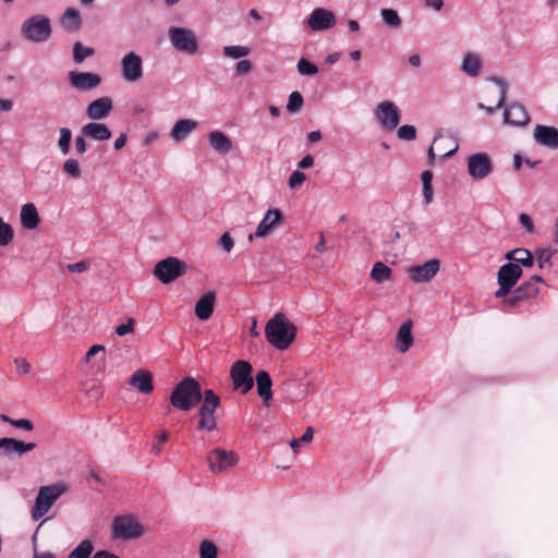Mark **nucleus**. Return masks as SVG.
I'll use <instances>...</instances> for the list:
<instances>
[{"instance_id": "nucleus-36", "label": "nucleus", "mask_w": 558, "mask_h": 558, "mask_svg": "<svg viewBox=\"0 0 558 558\" xmlns=\"http://www.w3.org/2000/svg\"><path fill=\"white\" fill-rule=\"evenodd\" d=\"M251 51L250 47L243 45H228L222 48V54L232 60L244 59Z\"/></svg>"}, {"instance_id": "nucleus-50", "label": "nucleus", "mask_w": 558, "mask_h": 558, "mask_svg": "<svg viewBox=\"0 0 558 558\" xmlns=\"http://www.w3.org/2000/svg\"><path fill=\"white\" fill-rule=\"evenodd\" d=\"M397 135L402 141H413L416 137V129L413 125L404 124L398 128Z\"/></svg>"}, {"instance_id": "nucleus-12", "label": "nucleus", "mask_w": 558, "mask_h": 558, "mask_svg": "<svg viewBox=\"0 0 558 558\" xmlns=\"http://www.w3.org/2000/svg\"><path fill=\"white\" fill-rule=\"evenodd\" d=\"M185 264L177 257H167L158 262L154 268V276L163 284H168L185 272Z\"/></svg>"}, {"instance_id": "nucleus-52", "label": "nucleus", "mask_w": 558, "mask_h": 558, "mask_svg": "<svg viewBox=\"0 0 558 558\" xmlns=\"http://www.w3.org/2000/svg\"><path fill=\"white\" fill-rule=\"evenodd\" d=\"M306 180V175L300 170H295L291 173L288 184L290 189H296L302 185Z\"/></svg>"}, {"instance_id": "nucleus-21", "label": "nucleus", "mask_w": 558, "mask_h": 558, "mask_svg": "<svg viewBox=\"0 0 558 558\" xmlns=\"http://www.w3.org/2000/svg\"><path fill=\"white\" fill-rule=\"evenodd\" d=\"M69 82L77 90H92L100 85L101 77L93 72L72 71L69 73Z\"/></svg>"}, {"instance_id": "nucleus-59", "label": "nucleus", "mask_w": 558, "mask_h": 558, "mask_svg": "<svg viewBox=\"0 0 558 558\" xmlns=\"http://www.w3.org/2000/svg\"><path fill=\"white\" fill-rule=\"evenodd\" d=\"M86 136H84L83 134L77 136L75 138V150L77 154L80 155H83L87 151V143H86V140H85Z\"/></svg>"}, {"instance_id": "nucleus-33", "label": "nucleus", "mask_w": 558, "mask_h": 558, "mask_svg": "<svg viewBox=\"0 0 558 558\" xmlns=\"http://www.w3.org/2000/svg\"><path fill=\"white\" fill-rule=\"evenodd\" d=\"M492 82L497 85L496 104L494 106H486L480 102L477 107L484 110L487 114H493L497 109L501 108L507 97V84L499 77L492 78Z\"/></svg>"}, {"instance_id": "nucleus-1", "label": "nucleus", "mask_w": 558, "mask_h": 558, "mask_svg": "<svg viewBox=\"0 0 558 558\" xmlns=\"http://www.w3.org/2000/svg\"><path fill=\"white\" fill-rule=\"evenodd\" d=\"M267 341L277 350H287L295 340L296 328L283 313H277L265 327Z\"/></svg>"}, {"instance_id": "nucleus-58", "label": "nucleus", "mask_w": 558, "mask_h": 558, "mask_svg": "<svg viewBox=\"0 0 558 558\" xmlns=\"http://www.w3.org/2000/svg\"><path fill=\"white\" fill-rule=\"evenodd\" d=\"M66 267L71 272L82 274L89 268V264L85 260H81L77 263L69 264Z\"/></svg>"}, {"instance_id": "nucleus-37", "label": "nucleus", "mask_w": 558, "mask_h": 558, "mask_svg": "<svg viewBox=\"0 0 558 558\" xmlns=\"http://www.w3.org/2000/svg\"><path fill=\"white\" fill-rule=\"evenodd\" d=\"M380 17L385 25L391 29H397L401 26L402 20L395 9L385 8L380 10Z\"/></svg>"}, {"instance_id": "nucleus-46", "label": "nucleus", "mask_w": 558, "mask_h": 558, "mask_svg": "<svg viewBox=\"0 0 558 558\" xmlns=\"http://www.w3.org/2000/svg\"><path fill=\"white\" fill-rule=\"evenodd\" d=\"M298 72L303 76H314L318 73V68L305 58L298 61Z\"/></svg>"}, {"instance_id": "nucleus-34", "label": "nucleus", "mask_w": 558, "mask_h": 558, "mask_svg": "<svg viewBox=\"0 0 558 558\" xmlns=\"http://www.w3.org/2000/svg\"><path fill=\"white\" fill-rule=\"evenodd\" d=\"M61 26L68 32H76L82 25L81 13L75 8H68L60 17Z\"/></svg>"}, {"instance_id": "nucleus-15", "label": "nucleus", "mask_w": 558, "mask_h": 558, "mask_svg": "<svg viewBox=\"0 0 558 558\" xmlns=\"http://www.w3.org/2000/svg\"><path fill=\"white\" fill-rule=\"evenodd\" d=\"M466 169L473 180L482 181L493 172L494 167L492 158L486 153H476L468 157Z\"/></svg>"}, {"instance_id": "nucleus-63", "label": "nucleus", "mask_w": 558, "mask_h": 558, "mask_svg": "<svg viewBox=\"0 0 558 558\" xmlns=\"http://www.w3.org/2000/svg\"><path fill=\"white\" fill-rule=\"evenodd\" d=\"M313 165H314V158L311 155H306L299 161L298 168L299 169H307V168H311Z\"/></svg>"}, {"instance_id": "nucleus-43", "label": "nucleus", "mask_w": 558, "mask_h": 558, "mask_svg": "<svg viewBox=\"0 0 558 558\" xmlns=\"http://www.w3.org/2000/svg\"><path fill=\"white\" fill-rule=\"evenodd\" d=\"M534 262L538 263L539 268L551 266L553 252L548 248H537L534 254Z\"/></svg>"}, {"instance_id": "nucleus-56", "label": "nucleus", "mask_w": 558, "mask_h": 558, "mask_svg": "<svg viewBox=\"0 0 558 558\" xmlns=\"http://www.w3.org/2000/svg\"><path fill=\"white\" fill-rule=\"evenodd\" d=\"M253 69L252 62L247 59H241L235 65V73L238 75L248 74Z\"/></svg>"}, {"instance_id": "nucleus-25", "label": "nucleus", "mask_w": 558, "mask_h": 558, "mask_svg": "<svg viewBox=\"0 0 558 558\" xmlns=\"http://www.w3.org/2000/svg\"><path fill=\"white\" fill-rule=\"evenodd\" d=\"M414 344L413 337V322L411 319L405 320L400 325L397 330L395 339V349L398 353H407Z\"/></svg>"}, {"instance_id": "nucleus-22", "label": "nucleus", "mask_w": 558, "mask_h": 558, "mask_svg": "<svg viewBox=\"0 0 558 558\" xmlns=\"http://www.w3.org/2000/svg\"><path fill=\"white\" fill-rule=\"evenodd\" d=\"M113 108L112 99L108 96L99 97L86 107L85 114L92 121L106 119Z\"/></svg>"}, {"instance_id": "nucleus-10", "label": "nucleus", "mask_w": 558, "mask_h": 558, "mask_svg": "<svg viewBox=\"0 0 558 558\" xmlns=\"http://www.w3.org/2000/svg\"><path fill=\"white\" fill-rule=\"evenodd\" d=\"M373 113L379 126L387 131L395 130L401 120L399 107L390 100H384L377 104Z\"/></svg>"}, {"instance_id": "nucleus-42", "label": "nucleus", "mask_w": 558, "mask_h": 558, "mask_svg": "<svg viewBox=\"0 0 558 558\" xmlns=\"http://www.w3.org/2000/svg\"><path fill=\"white\" fill-rule=\"evenodd\" d=\"M199 558H218V547L209 539L199 544Z\"/></svg>"}, {"instance_id": "nucleus-48", "label": "nucleus", "mask_w": 558, "mask_h": 558, "mask_svg": "<svg viewBox=\"0 0 558 558\" xmlns=\"http://www.w3.org/2000/svg\"><path fill=\"white\" fill-rule=\"evenodd\" d=\"M94 54V49L75 43L73 47V58L76 63L83 62L86 58Z\"/></svg>"}, {"instance_id": "nucleus-26", "label": "nucleus", "mask_w": 558, "mask_h": 558, "mask_svg": "<svg viewBox=\"0 0 558 558\" xmlns=\"http://www.w3.org/2000/svg\"><path fill=\"white\" fill-rule=\"evenodd\" d=\"M129 384L143 395H149L154 390L153 375L144 368L136 369L130 376Z\"/></svg>"}, {"instance_id": "nucleus-64", "label": "nucleus", "mask_w": 558, "mask_h": 558, "mask_svg": "<svg viewBox=\"0 0 558 558\" xmlns=\"http://www.w3.org/2000/svg\"><path fill=\"white\" fill-rule=\"evenodd\" d=\"M126 134L125 133H121L116 140H114V143H113V147L116 150H120L122 149L125 144H126Z\"/></svg>"}, {"instance_id": "nucleus-6", "label": "nucleus", "mask_w": 558, "mask_h": 558, "mask_svg": "<svg viewBox=\"0 0 558 558\" xmlns=\"http://www.w3.org/2000/svg\"><path fill=\"white\" fill-rule=\"evenodd\" d=\"M66 492L63 483L41 486L38 489L35 505L32 509V518L37 521L43 518L52 507V505Z\"/></svg>"}, {"instance_id": "nucleus-19", "label": "nucleus", "mask_w": 558, "mask_h": 558, "mask_svg": "<svg viewBox=\"0 0 558 558\" xmlns=\"http://www.w3.org/2000/svg\"><path fill=\"white\" fill-rule=\"evenodd\" d=\"M199 126V123L190 118L179 119L169 131V137L173 144L184 143Z\"/></svg>"}, {"instance_id": "nucleus-38", "label": "nucleus", "mask_w": 558, "mask_h": 558, "mask_svg": "<svg viewBox=\"0 0 558 558\" xmlns=\"http://www.w3.org/2000/svg\"><path fill=\"white\" fill-rule=\"evenodd\" d=\"M391 277V269L386 266L381 262H377L374 264L372 271H371V278L377 282L383 283L387 280H389Z\"/></svg>"}, {"instance_id": "nucleus-41", "label": "nucleus", "mask_w": 558, "mask_h": 558, "mask_svg": "<svg viewBox=\"0 0 558 558\" xmlns=\"http://www.w3.org/2000/svg\"><path fill=\"white\" fill-rule=\"evenodd\" d=\"M63 172L72 179H78L82 175V167L74 158H68L62 166Z\"/></svg>"}, {"instance_id": "nucleus-39", "label": "nucleus", "mask_w": 558, "mask_h": 558, "mask_svg": "<svg viewBox=\"0 0 558 558\" xmlns=\"http://www.w3.org/2000/svg\"><path fill=\"white\" fill-rule=\"evenodd\" d=\"M421 180H422V185H423L424 203L426 205H428V204L432 203L433 195H434L433 185H432V181H433V173H432V171L430 170L423 171L422 174H421Z\"/></svg>"}, {"instance_id": "nucleus-9", "label": "nucleus", "mask_w": 558, "mask_h": 558, "mask_svg": "<svg viewBox=\"0 0 558 558\" xmlns=\"http://www.w3.org/2000/svg\"><path fill=\"white\" fill-rule=\"evenodd\" d=\"M523 271L517 264H504L497 271V283L499 288L495 291V298H505L518 283Z\"/></svg>"}, {"instance_id": "nucleus-51", "label": "nucleus", "mask_w": 558, "mask_h": 558, "mask_svg": "<svg viewBox=\"0 0 558 558\" xmlns=\"http://www.w3.org/2000/svg\"><path fill=\"white\" fill-rule=\"evenodd\" d=\"M135 328V319L132 317H129L125 323L120 324L116 327V333L120 337L126 336L129 333H132Z\"/></svg>"}, {"instance_id": "nucleus-54", "label": "nucleus", "mask_w": 558, "mask_h": 558, "mask_svg": "<svg viewBox=\"0 0 558 558\" xmlns=\"http://www.w3.org/2000/svg\"><path fill=\"white\" fill-rule=\"evenodd\" d=\"M519 222L524 228L526 233L534 234L535 233V226L533 219L527 214H520L519 215Z\"/></svg>"}, {"instance_id": "nucleus-32", "label": "nucleus", "mask_w": 558, "mask_h": 558, "mask_svg": "<svg viewBox=\"0 0 558 558\" xmlns=\"http://www.w3.org/2000/svg\"><path fill=\"white\" fill-rule=\"evenodd\" d=\"M505 258L509 264H517L520 268H531L534 265L533 254L523 247L511 250L505 254Z\"/></svg>"}, {"instance_id": "nucleus-29", "label": "nucleus", "mask_w": 558, "mask_h": 558, "mask_svg": "<svg viewBox=\"0 0 558 558\" xmlns=\"http://www.w3.org/2000/svg\"><path fill=\"white\" fill-rule=\"evenodd\" d=\"M82 134L90 140L105 142L111 138L110 129L99 121H90L82 128Z\"/></svg>"}, {"instance_id": "nucleus-57", "label": "nucleus", "mask_w": 558, "mask_h": 558, "mask_svg": "<svg viewBox=\"0 0 558 558\" xmlns=\"http://www.w3.org/2000/svg\"><path fill=\"white\" fill-rule=\"evenodd\" d=\"M220 246L223 251L227 253L231 252L234 246V241L229 232H225L220 240H219Z\"/></svg>"}, {"instance_id": "nucleus-14", "label": "nucleus", "mask_w": 558, "mask_h": 558, "mask_svg": "<svg viewBox=\"0 0 558 558\" xmlns=\"http://www.w3.org/2000/svg\"><path fill=\"white\" fill-rule=\"evenodd\" d=\"M283 223V215L279 208H269L264 214L262 220L256 227L253 234L248 235V240L254 238L264 239L272 234Z\"/></svg>"}, {"instance_id": "nucleus-53", "label": "nucleus", "mask_w": 558, "mask_h": 558, "mask_svg": "<svg viewBox=\"0 0 558 558\" xmlns=\"http://www.w3.org/2000/svg\"><path fill=\"white\" fill-rule=\"evenodd\" d=\"M518 289H522L524 299L534 298L539 293L537 286H533L530 281L523 282L518 287Z\"/></svg>"}, {"instance_id": "nucleus-44", "label": "nucleus", "mask_w": 558, "mask_h": 558, "mask_svg": "<svg viewBox=\"0 0 558 558\" xmlns=\"http://www.w3.org/2000/svg\"><path fill=\"white\" fill-rule=\"evenodd\" d=\"M14 231L10 223L0 218V246H7L13 240Z\"/></svg>"}, {"instance_id": "nucleus-49", "label": "nucleus", "mask_w": 558, "mask_h": 558, "mask_svg": "<svg viewBox=\"0 0 558 558\" xmlns=\"http://www.w3.org/2000/svg\"><path fill=\"white\" fill-rule=\"evenodd\" d=\"M500 299L502 300V310H506L507 307L515 306L518 302L524 300V296L522 289L517 288L514 291L511 290L509 294Z\"/></svg>"}, {"instance_id": "nucleus-11", "label": "nucleus", "mask_w": 558, "mask_h": 558, "mask_svg": "<svg viewBox=\"0 0 558 558\" xmlns=\"http://www.w3.org/2000/svg\"><path fill=\"white\" fill-rule=\"evenodd\" d=\"M233 389L241 393L248 392L254 386L252 365L244 360L236 361L230 369Z\"/></svg>"}, {"instance_id": "nucleus-17", "label": "nucleus", "mask_w": 558, "mask_h": 558, "mask_svg": "<svg viewBox=\"0 0 558 558\" xmlns=\"http://www.w3.org/2000/svg\"><path fill=\"white\" fill-rule=\"evenodd\" d=\"M460 72L470 78H476L482 75L484 71V59L478 51H465L462 54L460 65Z\"/></svg>"}, {"instance_id": "nucleus-4", "label": "nucleus", "mask_w": 558, "mask_h": 558, "mask_svg": "<svg viewBox=\"0 0 558 558\" xmlns=\"http://www.w3.org/2000/svg\"><path fill=\"white\" fill-rule=\"evenodd\" d=\"M168 39L171 47L180 53L194 56L199 50L198 37L191 28L171 26L168 29Z\"/></svg>"}, {"instance_id": "nucleus-60", "label": "nucleus", "mask_w": 558, "mask_h": 558, "mask_svg": "<svg viewBox=\"0 0 558 558\" xmlns=\"http://www.w3.org/2000/svg\"><path fill=\"white\" fill-rule=\"evenodd\" d=\"M169 435L166 430H163L160 436L157 438V440L153 444V447H151V450L155 452V453H160L161 452V444L167 441Z\"/></svg>"}, {"instance_id": "nucleus-35", "label": "nucleus", "mask_w": 558, "mask_h": 558, "mask_svg": "<svg viewBox=\"0 0 558 558\" xmlns=\"http://www.w3.org/2000/svg\"><path fill=\"white\" fill-rule=\"evenodd\" d=\"M257 392L265 403L272 398V381L266 371H260L256 375Z\"/></svg>"}, {"instance_id": "nucleus-27", "label": "nucleus", "mask_w": 558, "mask_h": 558, "mask_svg": "<svg viewBox=\"0 0 558 558\" xmlns=\"http://www.w3.org/2000/svg\"><path fill=\"white\" fill-rule=\"evenodd\" d=\"M94 550L93 543L89 539L82 541L68 556V558H90ZM92 558H120L119 556L108 551L98 550Z\"/></svg>"}, {"instance_id": "nucleus-30", "label": "nucleus", "mask_w": 558, "mask_h": 558, "mask_svg": "<svg viewBox=\"0 0 558 558\" xmlns=\"http://www.w3.org/2000/svg\"><path fill=\"white\" fill-rule=\"evenodd\" d=\"M208 143L219 155H227L233 148L231 138L219 130H214L208 133Z\"/></svg>"}, {"instance_id": "nucleus-20", "label": "nucleus", "mask_w": 558, "mask_h": 558, "mask_svg": "<svg viewBox=\"0 0 558 558\" xmlns=\"http://www.w3.org/2000/svg\"><path fill=\"white\" fill-rule=\"evenodd\" d=\"M530 116L526 109L519 102L513 101L505 107L504 123L514 128L527 125Z\"/></svg>"}, {"instance_id": "nucleus-23", "label": "nucleus", "mask_w": 558, "mask_h": 558, "mask_svg": "<svg viewBox=\"0 0 558 558\" xmlns=\"http://www.w3.org/2000/svg\"><path fill=\"white\" fill-rule=\"evenodd\" d=\"M533 138L536 144L549 149L558 148V129L555 126L537 124L533 131Z\"/></svg>"}, {"instance_id": "nucleus-45", "label": "nucleus", "mask_w": 558, "mask_h": 558, "mask_svg": "<svg viewBox=\"0 0 558 558\" xmlns=\"http://www.w3.org/2000/svg\"><path fill=\"white\" fill-rule=\"evenodd\" d=\"M304 104L303 96L300 92H292L289 95L288 102H287V110L290 113H296L299 112Z\"/></svg>"}, {"instance_id": "nucleus-40", "label": "nucleus", "mask_w": 558, "mask_h": 558, "mask_svg": "<svg viewBox=\"0 0 558 558\" xmlns=\"http://www.w3.org/2000/svg\"><path fill=\"white\" fill-rule=\"evenodd\" d=\"M72 131L69 128H61L59 130L58 148L63 156L70 153Z\"/></svg>"}, {"instance_id": "nucleus-5", "label": "nucleus", "mask_w": 558, "mask_h": 558, "mask_svg": "<svg viewBox=\"0 0 558 558\" xmlns=\"http://www.w3.org/2000/svg\"><path fill=\"white\" fill-rule=\"evenodd\" d=\"M146 533L145 526L132 514L118 515L111 523L112 539L130 541L142 537Z\"/></svg>"}, {"instance_id": "nucleus-61", "label": "nucleus", "mask_w": 558, "mask_h": 558, "mask_svg": "<svg viewBox=\"0 0 558 558\" xmlns=\"http://www.w3.org/2000/svg\"><path fill=\"white\" fill-rule=\"evenodd\" d=\"M424 4L436 12L441 11L445 5L444 0H424Z\"/></svg>"}, {"instance_id": "nucleus-18", "label": "nucleus", "mask_w": 558, "mask_h": 558, "mask_svg": "<svg viewBox=\"0 0 558 558\" xmlns=\"http://www.w3.org/2000/svg\"><path fill=\"white\" fill-rule=\"evenodd\" d=\"M337 23L336 15L325 8H315L307 19V26L314 32L331 29Z\"/></svg>"}, {"instance_id": "nucleus-7", "label": "nucleus", "mask_w": 558, "mask_h": 558, "mask_svg": "<svg viewBox=\"0 0 558 558\" xmlns=\"http://www.w3.org/2000/svg\"><path fill=\"white\" fill-rule=\"evenodd\" d=\"M203 402L198 411V428L213 432L217 428L215 412L220 405L219 397L210 389L204 391Z\"/></svg>"}, {"instance_id": "nucleus-8", "label": "nucleus", "mask_w": 558, "mask_h": 558, "mask_svg": "<svg viewBox=\"0 0 558 558\" xmlns=\"http://www.w3.org/2000/svg\"><path fill=\"white\" fill-rule=\"evenodd\" d=\"M120 75L126 83H137L144 76V61L134 50L128 51L120 60Z\"/></svg>"}, {"instance_id": "nucleus-31", "label": "nucleus", "mask_w": 558, "mask_h": 558, "mask_svg": "<svg viewBox=\"0 0 558 558\" xmlns=\"http://www.w3.org/2000/svg\"><path fill=\"white\" fill-rule=\"evenodd\" d=\"M21 226L26 230H35L40 223L39 213L33 203H26L20 210Z\"/></svg>"}, {"instance_id": "nucleus-47", "label": "nucleus", "mask_w": 558, "mask_h": 558, "mask_svg": "<svg viewBox=\"0 0 558 558\" xmlns=\"http://www.w3.org/2000/svg\"><path fill=\"white\" fill-rule=\"evenodd\" d=\"M0 418H1V421L9 423L11 426H14L16 428H21V429H24L27 432H31L34 428L33 422L28 418L14 420V418L9 417L5 414H1Z\"/></svg>"}, {"instance_id": "nucleus-16", "label": "nucleus", "mask_w": 558, "mask_h": 558, "mask_svg": "<svg viewBox=\"0 0 558 558\" xmlns=\"http://www.w3.org/2000/svg\"><path fill=\"white\" fill-rule=\"evenodd\" d=\"M440 269V260L432 258L422 265H414L408 268L410 279L415 283L430 281Z\"/></svg>"}, {"instance_id": "nucleus-13", "label": "nucleus", "mask_w": 558, "mask_h": 558, "mask_svg": "<svg viewBox=\"0 0 558 558\" xmlns=\"http://www.w3.org/2000/svg\"><path fill=\"white\" fill-rule=\"evenodd\" d=\"M206 460L210 472L218 474L236 465L239 457L232 450L215 448L207 453Z\"/></svg>"}, {"instance_id": "nucleus-55", "label": "nucleus", "mask_w": 558, "mask_h": 558, "mask_svg": "<svg viewBox=\"0 0 558 558\" xmlns=\"http://www.w3.org/2000/svg\"><path fill=\"white\" fill-rule=\"evenodd\" d=\"M13 362L15 364L16 372L20 375L25 376V375L29 374L31 364L25 357H14Z\"/></svg>"}, {"instance_id": "nucleus-2", "label": "nucleus", "mask_w": 558, "mask_h": 558, "mask_svg": "<svg viewBox=\"0 0 558 558\" xmlns=\"http://www.w3.org/2000/svg\"><path fill=\"white\" fill-rule=\"evenodd\" d=\"M201 385L192 377H186L173 388L170 402L180 411L187 412L202 401Z\"/></svg>"}, {"instance_id": "nucleus-3", "label": "nucleus", "mask_w": 558, "mask_h": 558, "mask_svg": "<svg viewBox=\"0 0 558 558\" xmlns=\"http://www.w3.org/2000/svg\"><path fill=\"white\" fill-rule=\"evenodd\" d=\"M52 34L50 19L44 14H34L21 25V35L24 40L33 44L46 43Z\"/></svg>"}, {"instance_id": "nucleus-62", "label": "nucleus", "mask_w": 558, "mask_h": 558, "mask_svg": "<svg viewBox=\"0 0 558 558\" xmlns=\"http://www.w3.org/2000/svg\"><path fill=\"white\" fill-rule=\"evenodd\" d=\"M98 353H105V347L101 344H94L92 345L88 351L86 352V362H88L93 356H95Z\"/></svg>"}, {"instance_id": "nucleus-24", "label": "nucleus", "mask_w": 558, "mask_h": 558, "mask_svg": "<svg viewBox=\"0 0 558 558\" xmlns=\"http://www.w3.org/2000/svg\"><path fill=\"white\" fill-rule=\"evenodd\" d=\"M35 447V442H24L11 437L0 438V452L7 458H12L14 454L23 456Z\"/></svg>"}, {"instance_id": "nucleus-28", "label": "nucleus", "mask_w": 558, "mask_h": 558, "mask_svg": "<svg viewBox=\"0 0 558 558\" xmlns=\"http://www.w3.org/2000/svg\"><path fill=\"white\" fill-rule=\"evenodd\" d=\"M216 293L208 291L203 294L195 303L194 313L199 320H208L215 310Z\"/></svg>"}]
</instances>
